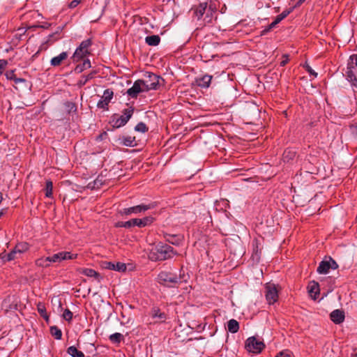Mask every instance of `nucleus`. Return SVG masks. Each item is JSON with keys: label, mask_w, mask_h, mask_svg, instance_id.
<instances>
[{"label": "nucleus", "mask_w": 357, "mask_h": 357, "mask_svg": "<svg viewBox=\"0 0 357 357\" xmlns=\"http://www.w3.org/2000/svg\"><path fill=\"white\" fill-rule=\"evenodd\" d=\"M82 0H73L72 1L70 4L69 7L71 8H75L81 1Z\"/></svg>", "instance_id": "obj_51"}, {"label": "nucleus", "mask_w": 357, "mask_h": 357, "mask_svg": "<svg viewBox=\"0 0 357 357\" xmlns=\"http://www.w3.org/2000/svg\"><path fill=\"white\" fill-rule=\"evenodd\" d=\"M7 303L8 301H4L3 303V307H6V310H8V307H7Z\"/></svg>", "instance_id": "obj_59"}, {"label": "nucleus", "mask_w": 357, "mask_h": 357, "mask_svg": "<svg viewBox=\"0 0 357 357\" xmlns=\"http://www.w3.org/2000/svg\"><path fill=\"white\" fill-rule=\"evenodd\" d=\"M331 319L335 324H340L344 320V313L342 310H335L331 314Z\"/></svg>", "instance_id": "obj_17"}, {"label": "nucleus", "mask_w": 357, "mask_h": 357, "mask_svg": "<svg viewBox=\"0 0 357 357\" xmlns=\"http://www.w3.org/2000/svg\"><path fill=\"white\" fill-rule=\"evenodd\" d=\"M294 8L295 7H293L283 10L281 14L278 15L275 17V20H277V21L280 23L282 20L287 17L293 11Z\"/></svg>", "instance_id": "obj_31"}, {"label": "nucleus", "mask_w": 357, "mask_h": 357, "mask_svg": "<svg viewBox=\"0 0 357 357\" xmlns=\"http://www.w3.org/2000/svg\"><path fill=\"white\" fill-rule=\"evenodd\" d=\"M89 39H86L81 43L79 46L75 50L72 59L73 62H79L82 61H89Z\"/></svg>", "instance_id": "obj_4"}, {"label": "nucleus", "mask_w": 357, "mask_h": 357, "mask_svg": "<svg viewBox=\"0 0 357 357\" xmlns=\"http://www.w3.org/2000/svg\"><path fill=\"white\" fill-rule=\"evenodd\" d=\"M308 291L311 297L314 299L317 298V295L319 294V285L318 282L312 281L308 286Z\"/></svg>", "instance_id": "obj_21"}, {"label": "nucleus", "mask_w": 357, "mask_h": 357, "mask_svg": "<svg viewBox=\"0 0 357 357\" xmlns=\"http://www.w3.org/2000/svg\"><path fill=\"white\" fill-rule=\"evenodd\" d=\"M67 353L72 357H84L83 352L79 351L75 346L68 347Z\"/></svg>", "instance_id": "obj_27"}, {"label": "nucleus", "mask_w": 357, "mask_h": 357, "mask_svg": "<svg viewBox=\"0 0 357 357\" xmlns=\"http://www.w3.org/2000/svg\"><path fill=\"white\" fill-rule=\"evenodd\" d=\"M103 135H106V133H105V132H104V133H103ZM102 134H101V135H98V136L97 137V140H98V139H102Z\"/></svg>", "instance_id": "obj_61"}, {"label": "nucleus", "mask_w": 357, "mask_h": 357, "mask_svg": "<svg viewBox=\"0 0 357 357\" xmlns=\"http://www.w3.org/2000/svg\"><path fill=\"white\" fill-rule=\"evenodd\" d=\"M68 57V54L66 52H63L59 54L58 56L53 57L50 61V64L52 66H59L61 65L63 61L66 59Z\"/></svg>", "instance_id": "obj_22"}, {"label": "nucleus", "mask_w": 357, "mask_h": 357, "mask_svg": "<svg viewBox=\"0 0 357 357\" xmlns=\"http://www.w3.org/2000/svg\"><path fill=\"white\" fill-rule=\"evenodd\" d=\"M3 213H4L3 210H1L0 211V218L3 215Z\"/></svg>", "instance_id": "obj_63"}, {"label": "nucleus", "mask_w": 357, "mask_h": 357, "mask_svg": "<svg viewBox=\"0 0 357 357\" xmlns=\"http://www.w3.org/2000/svg\"><path fill=\"white\" fill-rule=\"evenodd\" d=\"M56 33H57V32H56V33H52V34L50 35V36H49V38H49V40L50 41V40H51L50 38H53V37L55 36V34H56Z\"/></svg>", "instance_id": "obj_62"}, {"label": "nucleus", "mask_w": 357, "mask_h": 357, "mask_svg": "<svg viewBox=\"0 0 357 357\" xmlns=\"http://www.w3.org/2000/svg\"><path fill=\"white\" fill-rule=\"evenodd\" d=\"M351 135L354 139L357 140V121L349 126Z\"/></svg>", "instance_id": "obj_38"}, {"label": "nucleus", "mask_w": 357, "mask_h": 357, "mask_svg": "<svg viewBox=\"0 0 357 357\" xmlns=\"http://www.w3.org/2000/svg\"><path fill=\"white\" fill-rule=\"evenodd\" d=\"M212 78V75H204L202 77L197 78L196 82L202 88H208L210 86Z\"/></svg>", "instance_id": "obj_19"}, {"label": "nucleus", "mask_w": 357, "mask_h": 357, "mask_svg": "<svg viewBox=\"0 0 357 357\" xmlns=\"http://www.w3.org/2000/svg\"><path fill=\"white\" fill-rule=\"evenodd\" d=\"M88 81V76H84V79L79 80V84L80 86L84 85Z\"/></svg>", "instance_id": "obj_56"}, {"label": "nucleus", "mask_w": 357, "mask_h": 357, "mask_svg": "<svg viewBox=\"0 0 357 357\" xmlns=\"http://www.w3.org/2000/svg\"><path fill=\"white\" fill-rule=\"evenodd\" d=\"M132 227H135L134 218L124 222V227L125 228H131Z\"/></svg>", "instance_id": "obj_44"}, {"label": "nucleus", "mask_w": 357, "mask_h": 357, "mask_svg": "<svg viewBox=\"0 0 357 357\" xmlns=\"http://www.w3.org/2000/svg\"><path fill=\"white\" fill-rule=\"evenodd\" d=\"M275 357H291V354L287 351H281Z\"/></svg>", "instance_id": "obj_52"}, {"label": "nucleus", "mask_w": 357, "mask_h": 357, "mask_svg": "<svg viewBox=\"0 0 357 357\" xmlns=\"http://www.w3.org/2000/svg\"><path fill=\"white\" fill-rule=\"evenodd\" d=\"M217 8L215 6L210 4L207 11L206 12L204 17L199 22V26H206V24H211L214 20H216L217 16L215 15Z\"/></svg>", "instance_id": "obj_9"}, {"label": "nucleus", "mask_w": 357, "mask_h": 357, "mask_svg": "<svg viewBox=\"0 0 357 357\" xmlns=\"http://www.w3.org/2000/svg\"><path fill=\"white\" fill-rule=\"evenodd\" d=\"M104 6H98V3L91 5V22L98 21L103 14Z\"/></svg>", "instance_id": "obj_13"}, {"label": "nucleus", "mask_w": 357, "mask_h": 357, "mask_svg": "<svg viewBox=\"0 0 357 357\" xmlns=\"http://www.w3.org/2000/svg\"><path fill=\"white\" fill-rule=\"evenodd\" d=\"M77 257L76 254H73L70 252H60L56 254H54L52 256H49V261L50 263H58L61 262L63 260L72 259Z\"/></svg>", "instance_id": "obj_10"}, {"label": "nucleus", "mask_w": 357, "mask_h": 357, "mask_svg": "<svg viewBox=\"0 0 357 357\" xmlns=\"http://www.w3.org/2000/svg\"><path fill=\"white\" fill-rule=\"evenodd\" d=\"M182 279L181 274L177 275L169 271H161L158 275V282L168 287H174L182 281Z\"/></svg>", "instance_id": "obj_3"}, {"label": "nucleus", "mask_w": 357, "mask_h": 357, "mask_svg": "<svg viewBox=\"0 0 357 357\" xmlns=\"http://www.w3.org/2000/svg\"><path fill=\"white\" fill-rule=\"evenodd\" d=\"M7 63H8L7 61H6L4 59L0 60V70L1 71V73H3V70L6 66Z\"/></svg>", "instance_id": "obj_53"}, {"label": "nucleus", "mask_w": 357, "mask_h": 357, "mask_svg": "<svg viewBox=\"0 0 357 357\" xmlns=\"http://www.w3.org/2000/svg\"><path fill=\"white\" fill-rule=\"evenodd\" d=\"M305 1V0H298L294 7H298V6H301Z\"/></svg>", "instance_id": "obj_58"}, {"label": "nucleus", "mask_w": 357, "mask_h": 357, "mask_svg": "<svg viewBox=\"0 0 357 357\" xmlns=\"http://www.w3.org/2000/svg\"><path fill=\"white\" fill-rule=\"evenodd\" d=\"M50 264L51 263H50V261H49L48 257H40L36 261V265L37 266L42 267V268L48 267V266H50Z\"/></svg>", "instance_id": "obj_29"}, {"label": "nucleus", "mask_w": 357, "mask_h": 357, "mask_svg": "<svg viewBox=\"0 0 357 357\" xmlns=\"http://www.w3.org/2000/svg\"><path fill=\"white\" fill-rule=\"evenodd\" d=\"M119 144L126 146L133 147L136 146L135 137L130 136H123L119 139Z\"/></svg>", "instance_id": "obj_20"}, {"label": "nucleus", "mask_w": 357, "mask_h": 357, "mask_svg": "<svg viewBox=\"0 0 357 357\" xmlns=\"http://www.w3.org/2000/svg\"><path fill=\"white\" fill-rule=\"evenodd\" d=\"M38 311L39 314L44 317L45 319H47L48 317L46 313V309L45 307L43 305L39 304L38 305Z\"/></svg>", "instance_id": "obj_42"}, {"label": "nucleus", "mask_w": 357, "mask_h": 357, "mask_svg": "<svg viewBox=\"0 0 357 357\" xmlns=\"http://www.w3.org/2000/svg\"><path fill=\"white\" fill-rule=\"evenodd\" d=\"M154 204H139L129 208H125L119 211V213L122 216H128L131 214H139L154 208Z\"/></svg>", "instance_id": "obj_6"}, {"label": "nucleus", "mask_w": 357, "mask_h": 357, "mask_svg": "<svg viewBox=\"0 0 357 357\" xmlns=\"http://www.w3.org/2000/svg\"><path fill=\"white\" fill-rule=\"evenodd\" d=\"M265 296L269 305L274 304L278 300V289L273 283H266L265 285Z\"/></svg>", "instance_id": "obj_7"}, {"label": "nucleus", "mask_w": 357, "mask_h": 357, "mask_svg": "<svg viewBox=\"0 0 357 357\" xmlns=\"http://www.w3.org/2000/svg\"><path fill=\"white\" fill-rule=\"evenodd\" d=\"M252 257L256 261H259L261 257L262 246L259 240L255 238L252 243Z\"/></svg>", "instance_id": "obj_14"}, {"label": "nucleus", "mask_w": 357, "mask_h": 357, "mask_svg": "<svg viewBox=\"0 0 357 357\" xmlns=\"http://www.w3.org/2000/svg\"><path fill=\"white\" fill-rule=\"evenodd\" d=\"M329 264H330V268H332V269H336L338 268V265L336 263V261L333 259L331 257H329V261H328Z\"/></svg>", "instance_id": "obj_45"}, {"label": "nucleus", "mask_w": 357, "mask_h": 357, "mask_svg": "<svg viewBox=\"0 0 357 357\" xmlns=\"http://www.w3.org/2000/svg\"><path fill=\"white\" fill-rule=\"evenodd\" d=\"M19 255L15 250L13 249L8 254H7L6 256L4 257V258L6 259L8 261H11L15 259H17L19 257Z\"/></svg>", "instance_id": "obj_39"}, {"label": "nucleus", "mask_w": 357, "mask_h": 357, "mask_svg": "<svg viewBox=\"0 0 357 357\" xmlns=\"http://www.w3.org/2000/svg\"><path fill=\"white\" fill-rule=\"evenodd\" d=\"M91 284L93 282H96L97 284L100 282L101 279H102V276L96 271L91 269Z\"/></svg>", "instance_id": "obj_30"}, {"label": "nucleus", "mask_w": 357, "mask_h": 357, "mask_svg": "<svg viewBox=\"0 0 357 357\" xmlns=\"http://www.w3.org/2000/svg\"><path fill=\"white\" fill-rule=\"evenodd\" d=\"M349 60L351 61V63H350V66H353L355 64V66L357 67V54H354L349 56Z\"/></svg>", "instance_id": "obj_46"}, {"label": "nucleus", "mask_w": 357, "mask_h": 357, "mask_svg": "<svg viewBox=\"0 0 357 357\" xmlns=\"http://www.w3.org/2000/svg\"><path fill=\"white\" fill-rule=\"evenodd\" d=\"M278 24H279V22L277 21V20L275 19V20L272 23H271L267 27H266L261 31L260 35H266L268 32L273 29Z\"/></svg>", "instance_id": "obj_36"}, {"label": "nucleus", "mask_w": 357, "mask_h": 357, "mask_svg": "<svg viewBox=\"0 0 357 357\" xmlns=\"http://www.w3.org/2000/svg\"><path fill=\"white\" fill-rule=\"evenodd\" d=\"M135 130L142 133H145L149 130V128L144 123L139 122L135 126Z\"/></svg>", "instance_id": "obj_34"}, {"label": "nucleus", "mask_w": 357, "mask_h": 357, "mask_svg": "<svg viewBox=\"0 0 357 357\" xmlns=\"http://www.w3.org/2000/svg\"><path fill=\"white\" fill-rule=\"evenodd\" d=\"M150 314L153 319H156L160 321H165L167 318L165 313L161 312L160 308L156 306L151 308Z\"/></svg>", "instance_id": "obj_18"}, {"label": "nucleus", "mask_w": 357, "mask_h": 357, "mask_svg": "<svg viewBox=\"0 0 357 357\" xmlns=\"http://www.w3.org/2000/svg\"><path fill=\"white\" fill-rule=\"evenodd\" d=\"M29 248V245L27 243L20 242L15 245L14 250L18 253L19 256H20L22 253L26 252Z\"/></svg>", "instance_id": "obj_25"}, {"label": "nucleus", "mask_w": 357, "mask_h": 357, "mask_svg": "<svg viewBox=\"0 0 357 357\" xmlns=\"http://www.w3.org/2000/svg\"><path fill=\"white\" fill-rule=\"evenodd\" d=\"M354 66H350L348 63L347 70L346 71V78L352 86L357 87V77L353 71Z\"/></svg>", "instance_id": "obj_15"}, {"label": "nucleus", "mask_w": 357, "mask_h": 357, "mask_svg": "<svg viewBox=\"0 0 357 357\" xmlns=\"http://www.w3.org/2000/svg\"><path fill=\"white\" fill-rule=\"evenodd\" d=\"M329 269L330 264L328 261L324 260L320 262L317 271L320 274H326L328 272Z\"/></svg>", "instance_id": "obj_26"}, {"label": "nucleus", "mask_w": 357, "mask_h": 357, "mask_svg": "<svg viewBox=\"0 0 357 357\" xmlns=\"http://www.w3.org/2000/svg\"><path fill=\"white\" fill-rule=\"evenodd\" d=\"M2 199H3L2 193L0 192V203L1 202Z\"/></svg>", "instance_id": "obj_64"}, {"label": "nucleus", "mask_w": 357, "mask_h": 357, "mask_svg": "<svg viewBox=\"0 0 357 357\" xmlns=\"http://www.w3.org/2000/svg\"><path fill=\"white\" fill-rule=\"evenodd\" d=\"M227 329L231 333H236L239 330V324L238 322L234 319H230L227 322Z\"/></svg>", "instance_id": "obj_24"}, {"label": "nucleus", "mask_w": 357, "mask_h": 357, "mask_svg": "<svg viewBox=\"0 0 357 357\" xmlns=\"http://www.w3.org/2000/svg\"><path fill=\"white\" fill-rule=\"evenodd\" d=\"M198 1L199 2V5H202V6H206V7H208V3L211 1V0H198Z\"/></svg>", "instance_id": "obj_55"}, {"label": "nucleus", "mask_w": 357, "mask_h": 357, "mask_svg": "<svg viewBox=\"0 0 357 357\" xmlns=\"http://www.w3.org/2000/svg\"><path fill=\"white\" fill-rule=\"evenodd\" d=\"M144 84L142 79L136 80L133 83L132 86L128 89L127 94L132 98H136L139 93L146 92V91L144 90Z\"/></svg>", "instance_id": "obj_11"}, {"label": "nucleus", "mask_w": 357, "mask_h": 357, "mask_svg": "<svg viewBox=\"0 0 357 357\" xmlns=\"http://www.w3.org/2000/svg\"><path fill=\"white\" fill-rule=\"evenodd\" d=\"M264 348V344L261 341L257 340L255 337L248 338L245 342V349L249 352L259 354Z\"/></svg>", "instance_id": "obj_8"}, {"label": "nucleus", "mask_w": 357, "mask_h": 357, "mask_svg": "<svg viewBox=\"0 0 357 357\" xmlns=\"http://www.w3.org/2000/svg\"><path fill=\"white\" fill-rule=\"evenodd\" d=\"M109 339L113 344H118L123 340V335L120 333H114L109 335Z\"/></svg>", "instance_id": "obj_28"}, {"label": "nucleus", "mask_w": 357, "mask_h": 357, "mask_svg": "<svg viewBox=\"0 0 357 357\" xmlns=\"http://www.w3.org/2000/svg\"><path fill=\"white\" fill-rule=\"evenodd\" d=\"M114 266H115V264H114L112 262H107L105 268L110 269V270H114Z\"/></svg>", "instance_id": "obj_54"}, {"label": "nucleus", "mask_w": 357, "mask_h": 357, "mask_svg": "<svg viewBox=\"0 0 357 357\" xmlns=\"http://www.w3.org/2000/svg\"><path fill=\"white\" fill-rule=\"evenodd\" d=\"M305 69L310 75H313L314 77H316L317 76V73L314 70H312L309 65H306Z\"/></svg>", "instance_id": "obj_50"}, {"label": "nucleus", "mask_w": 357, "mask_h": 357, "mask_svg": "<svg viewBox=\"0 0 357 357\" xmlns=\"http://www.w3.org/2000/svg\"><path fill=\"white\" fill-rule=\"evenodd\" d=\"M160 81L164 82V79L159 75H157L153 73L146 72L144 74V79L142 82L144 83V90L149 91L150 90H157L160 86Z\"/></svg>", "instance_id": "obj_5"}, {"label": "nucleus", "mask_w": 357, "mask_h": 357, "mask_svg": "<svg viewBox=\"0 0 357 357\" xmlns=\"http://www.w3.org/2000/svg\"><path fill=\"white\" fill-rule=\"evenodd\" d=\"M176 238L177 236L175 235L167 234L166 236V241L173 245H178L179 241L178 239H176Z\"/></svg>", "instance_id": "obj_40"}, {"label": "nucleus", "mask_w": 357, "mask_h": 357, "mask_svg": "<svg viewBox=\"0 0 357 357\" xmlns=\"http://www.w3.org/2000/svg\"><path fill=\"white\" fill-rule=\"evenodd\" d=\"M207 9L208 8L206 6L199 4L198 6H193L190 10L192 13V17L193 20H197L200 22L207 11Z\"/></svg>", "instance_id": "obj_12"}, {"label": "nucleus", "mask_w": 357, "mask_h": 357, "mask_svg": "<svg viewBox=\"0 0 357 357\" xmlns=\"http://www.w3.org/2000/svg\"><path fill=\"white\" fill-rule=\"evenodd\" d=\"M63 317L65 320L69 321L73 318V313L68 309H66L63 313Z\"/></svg>", "instance_id": "obj_43"}, {"label": "nucleus", "mask_w": 357, "mask_h": 357, "mask_svg": "<svg viewBox=\"0 0 357 357\" xmlns=\"http://www.w3.org/2000/svg\"><path fill=\"white\" fill-rule=\"evenodd\" d=\"M114 270L120 272H123L126 270V266L123 263L117 262L116 264H115Z\"/></svg>", "instance_id": "obj_41"}, {"label": "nucleus", "mask_w": 357, "mask_h": 357, "mask_svg": "<svg viewBox=\"0 0 357 357\" xmlns=\"http://www.w3.org/2000/svg\"><path fill=\"white\" fill-rule=\"evenodd\" d=\"M108 104L109 103L107 102H105L104 100L102 99L99 100V102H98V107L102 109H107Z\"/></svg>", "instance_id": "obj_47"}, {"label": "nucleus", "mask_w": 357, "mask_h": 357, "mask_svg": "<svg viewBox=\"0 0 357 357\" xmlns=\"http://www.w3.org/2000/svg\"><path fill=\"white\" fill-rule=\"evenodd\" d=\"M135 111L133 107H128L122 111V115L114 114L111 117L110 123L114 128H119L125 126L132 117Z\"/></svg>", "instance_id": "obj_2"}, {"label": "nucleus", "mask_w": 357, "mask_h": 357, "mask_svg": "<svg viewBox=\"0 0 357 357\" xmlns=\"http://www.w3.org/2000/svg\"><path fill=\"white\" fill-rule=\"evenodd\" d=\"M116 227H124V222L119 221L115 223Z\"/></svg>", "instance_id": "obj_57"}, {"label": "nucleus", "mask_w": 357, "mask_h": 357, "mask_svg": "<svg viewBox=\"0 0 357 357\" xmlns=\"http://www.w3.org/2000/svg\"><path fill=\"white\" fill-rule=\"evenodd\" d=\"M176 254V251L172 246L160 242L151 249L149 258L154 261H164L172 258Z\"/></svg>", "instance_id": "obj_1"}, {"label": "nucleus", "mask_w": 357, "mask_h": 357, "mask_svg": "<svg viewBox=\"0 0 357 357\" xmlns=\"http://www.w3.org/2000/svg\"><path fill=\"white\" fill-rule=\"evenodd\" d=\"M289 62V56L287 54H284L282 56V60L280 61V66H284Z\"/></svg>", "instance_id": "obj_48"}, {"label": "nucleus", "mask_w": 357, "mask_h": 357, "mask_svg": "<svg viewBox=\"0 0 357 357\" xmlns=\"http://www.w3.org/2000/svg\"><path fill=\"white\" fill-rule=\"evenodd\" d=\"M154 220L155 218L152 216H146L142 219L134 218L135 226H137L140 228L144 227L153 223Z\"/></svg>", "instance_id": "obj_16"}, {"label": "nucleus", "mask_w": 357, "mask_h": 357, "mask_svg": "<svg viewBox=\"0 0 357 357\" xmlns=\"http://www.w3.org/2000/svg\"><path fill=\"white\" fill-rule=\"evenodd\" d=\"M350 357H357V352H356L354 351V352H353L351 354V356Z\"/></svg>", "instance_id": "obj_60"}, {"label": "nucleus", "mask_w": 357, "mask_h": 357, "mask_svg": "<svg viewBox=\"0 0 357 357\" xmlns=\"http://www.w3.org/2000/svg\"><path fill=\"white\" fill-rule=\"evenodd\" d=\"M50 331H51V333L52 335L56 339V340H60L61 338V336H62V333H61V330H59V328H57L56 326H52L50 328Z\"/></svg>", "instance_id": "obj_37"}, {"label": "nucleus", "mask_w": 357, "mask_h": 357, "mask_svg": "<svg viewBox=\"0 0 357 357\" xmlns=\"http://www.w3.org/2000/svg\"><path fill=\"white\" fill-rule=\"evenodd\" d=\"M102 184V181H99L98 179H96L93 181V186H91V189H96L98 188L100 185Z\"/></svg>", "instance_id": "obj_49"}, {"label": "nucleus", "mask_w": 357, "mask_h": 357, "mask_svg": "<svg viewBox=\"0 0 357 357\" xmlns=\"http://www.w3.org/2000/svg\"><path fill=\"white\" fill-rule=\"evenodd\" d=\"M113 95H114V93L112 90L106 89L104 91L102 98L104 100L105 102H107L109 103L110 102L111 99L112 98Z\"/></svg>", "instance_id": "obj_35"}, {"label": "nucleus", "mask_w": 357, "mask_h": 357, "mask_svg": "<svg viewBox=\"0 0 357 357\" xmlns=\"http://www.w3.org/2000/svg\"><path fill=\"white\" fill-rule=\"evenodd\" d=\"M145 42L150 46H157L160 42V38L158 35L148 36L145 38Z\"/></svg>", "instance_id": "obj_23"}, {"label": "nucleus", "mask_w": 357, "mask_h": 357, "mask_svg": "<svg viewBox=\"0 0 357 357\" xmlns=\"http://www.w3.org/2000/svg\"><path fill=\"white\" fill-rule=\"evenodd\" d=\"M83 62L76 66L74 69L75 73H81L86 68V66L89 67V61H82Z\"/></svg>", "instance_id": "obj_33"}, {"label": "nucleus", "mask_w": 357, "mask_h": 357, "mask_svg": "<svg viewBox=\"0 0 357 357\" xmlns=\"http://www.w3.org/2000/svg\"><path fill=\"white\" fill-rule=\"evenodd\" d=\"M52 189H53V185L52 182L50 180H47L46 181L45 184V196L47 197H52Z\"/></svg>", "instance_id": "obj_32"}]
</instances>
